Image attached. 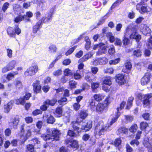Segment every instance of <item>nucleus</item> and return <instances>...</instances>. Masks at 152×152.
I'll list each match as a JSON object with an SVG mask.
<instances>
[{"mask_svg":"<svg viewBox=\"0 0 152 152\" xmlns=\"http://www.w3.org/2000/svg\"><path fill=\"white\" fill-rule=\"evenodd\" d=\"M82 122V120H79V118H77L75 121H73L71 122L72 127L73 130L76 131L78 133L81 132V129H80V128L77 125V123L79 124Z\"/></svg>","mask_w":152,"mask_h":152,"instance_id":"2eb2a0df","label":"nucleus"},{"mask_svg":"<svg viewBox=\"0 0 152 152\" xmlns=\"http://www.w3.org/2000/svg\"><path fill=\"white\" fill-rule=\"evenodd\" d=\"M104 98V96L100 94H96V100L100 101Z\"/></svg>","mask_w":152,"mask_h":152,"instance_id":"338daca9","label":"nucleus"},{"mask_svg":"<svg viewBox=\"0 0 152 152\" xmlns=\"http://www.w3.org/2000/svg\"><path fill=\"white\" fill-rule=\"evenodd\" d=\"M93 98L94 99H91L88 106L92 111L94 110L95 108V94L94 95Z\"/></svg>","mask_w":152,"mask_h":152,"instance_id":"7c9ffc66","label":"nucleus"},{"mask_svg":"<svg viewBox=\"0 0 152 152\" xmlns=\"http://www.w3.org/2000/svg\"><path fill=\"white\" fill-rule=\"evenodd\" d=\"M33 90L34 94H38L41 93L42 92V86L40 84V81L36 80L34 82L32 85Z\"/></svg>","mask_w":152,"mask_h":152,"instance_id":"6e6552de","label":"nucleus"},{"mask_svg":"<svg viewBox=\"0 0 152 152\" xmlns=\"http://www.w3.org/2000/svg\"><path fill=\"white\" fill-rule=\"evenodd\" d=\"M138 96L140 99L143 101L144 107H146L149 105L150 104L149 99L152 97L151 94H147L144 95L141 94H139Z\"/></svg>","mask_w":152,"mask_h":152,"instance_id":"423d86ee","label":"nucleus"},{"mask_svg":"<svg viewBox=\"0 0 152 152\" xmlns=\"http://www.w3.org/2000/svg\"><path fill=\"white\" fill-rule=\"evenodd\" d=\"M73 75L71 71L69 68L66 69L64 71V75L65 76H72Z\"/></svg>","mask_w":152,"mask_h":152,"instance_id":"79ce46f5","label":"nucleus"},{"mask_svg":"<svg viewBox=\"0 0 152 152\" xmlns=\"http://www.w3.org/2000/svg\"><path fill=\"white\" fill-rule=\"evenodd\" d=\"M105 107L104 104L99 103L97 105L96 109L98 112H101L103 111Z\"/></svg>","mask_w":152,"mask_h":152,"instance_id":"473e14b6","label":"nucleus"},{"mask_svg":"<svg viewBox=\"0 0 152 152\" xmlns=\"http://www.w3.org/2000/svg\"><path fill=\"white\" fill-rule=\"evenodd\" d=\"M6 31L10 37L15 38L16 34L19 35L21 33V30L19 28V25L16 24L14 28L12 27H8Z\"/></svg>","mask_w":152,"mask_h":152,"instance_id":"20e7f679","label":"nucleus"},{"mask_svg":"<svg viewBox=\"0 0 152 152\" xmlns=\"http://www.w3.org/2000/svg\"><path fill=\"white\" fill-rule=\"evenodd\" d=\"M85 41L86 42L85 45V48L86 50H88L90 49L91 46L90 40L88 37H86L85 38Z\"/></svg>","mask_w":152,"mask_h":152,"instance_id":"bb28decb","label":"nucleus"},{"mask_svg":"<svg viewBox=\"0 0 152 152\" xmlns=\"http://www.w3.org/2000/svg\"><path fill=\"white\" fill-rule=\"evenodd\" d=\"M112 78L110 77H105L103 80L104 84L109 86H110L112 84Z\"/></svg>","mask_w":152,"mask_h":152,"instance_id":"f704fd0d","label":"nucleus"},{"mask_svg":"<svg viewBox=\"0 0 152 152\" xmlns=\"http://www.w3.org/2000/svg\"><path fill=\"white\" fill-rule=\"evenodd\" d=\"M31 144H30L33 145L34 147L36 144H38L40 142V141L38 140V139L37 138H34L32 139L31 140Z\"/></svg>","mask_w":152,"mask_h":152,"instance_id":"3c124183","label":"nucleus"},{"mask_svg":"<svg viewBox=\"0 0 152 152\" xmlns=\"http://www.w3.org/2000/svg\"><path fill=\"white\" fill-rule=\"evenodd\" d=\"M115 77L116 82L119 85H122L126 83V79L125 78L124 75L119 74L117 75Z\"/></svg>","mask_w":152,"mask_h":152,"instance_id":"9b49d317","label":"nucleus"},{"mask_svg":"<svg viewBox=\"0 0 152 152\" xmlns=\"http://www.w3.org/2000/svg\"><path fill=\"white\" fill-rule=\"evenodd\" d=\"M148 126V124L145 122H142L140 124V128L141 130L145 129Z\"/></svg>","mask_w":152,"mask_h":152,"instance_id":"680f3d73","label":"nucleus"},{"mask_svg":"<svg viewBox=\"0 0 152 152\" xmlns=\"http://www.w3.org/2000/svg\"><path fill=\"white\" fill-rule=\"evenodd\" d=\"M73 106L74 109L76 111L79 110L80 107V105L79 104V103H78V102L74 103L73 104Z\"/></svg>","mask_w":152,"mask_h":152,"instance_id":"4d7b16f0","label":"nucleus"},{"mask_svg":"<svg viewBox=\"0 0 152 152\" xmlns=\"http://www.w3.org/2000/svg\"><path fill=\"white\" fill-rule=\"evenodd\" d=\"M68 81V78L64 75L60 79V83L64 84Z\"/></svg>","mask_w":152,"mask_h":152,"instance_id":"6e6d98bb","label":"nucleus"},{"mask_svg":"<svg viewBox=\"0 0 152 152\" xmlns=\"http://www.w3.org/2000/svg\"><path fill=\"white\" fill-rule=\"evenodd\" d=\"M67 135L70 137H76L77 136L76 134L73 131L69 130L67 132Z\"/></svg>","mask_w":152,"mask_h":152,"instance_id":"bf43d9fd","label":"nucleus"},{"mask_svg":"<svg viewBox=\"0 0 152 152\" xmlns=\"http://www.w3.org/2000/svg\"><path fill=\"white\" fill-rule=\"evenodd\" d=\"M19 119L18 117H14L12 121L9 123V125L11 129H16L18 128Z\"/></svg>","mask_w":152,"mask_h":152,"instance_id":"4468645a","label":"nucleus"},{"mask_svg":"<svg viewBox=\"0 0 152 152\" xmlns=\"http://www.w3.org/2000/svg\"><path fill=\"white\" fill-rule=\"evenodd\" d=\"M114 44L115 45H118L121 46L122 45V41L121 40L118 38H115Z\"/></svg>","mask_w":152,"mask_h":152,"instance_id":"5fc2aeb1","label":"nucleus"},{"mask_svg":"<svg viewBox=\"0 0 152 152\" xmlns=\"http://www.w3.org/2000/svg\"><path fill=\"white\" fill-rule=\"evenodd\" d=\"M137 128V125L135 124L132 125L129 129V130L132 132H134L136 131Z\"/></svg>","mask_w":152,"mask_h":152,"instance_id":"69168bd1","label":"nucleus"},{"mask_svg":"<svg viewBox=\"0 0 152 152\" xmlns=\"http://www.w3.org/2000/svg\"><path fill=\"white\" fill-rule=\"evenodd\" d=\"M120 116V114L119 113H118V115L116 118L114 117L112 119L111 121L110 122V124H107L105 125H103V123L102 121H99L97 122L98 123L97 124L96 126H101L102 127L101 129L99 132V134L100 136L102 134H104V132L106 131H109L110 130V126L112 125L113 123H115L117 120L118 118Z\"/></svg>","mask_w":152,"mask_h":152,"instance_id":"f03ea898","label":"nucleus"},{"mask_svg":"<svg viewBox=\"0 0 152 152\" xmlns=\"http://www.w3.org/2000/svg\"><path fill=\"white\" fill-rule=\"evenodd\" d=\"M121 60L120 58H118L114 60H111L109 61V64L110 65H115L119 63Z\"/></svg>","mask_w":152,"mask_h":152,"instance_id":"603ef678","label":"nucleus"},{"mask_svg":"<svg viewBox=\"0 0 152 152\" xmlns=\"http://www.w3.org/2000/svg\"><path fill=\"white\" fill-rule=\"evenodd\" d=\"M77 47V45H75L69 48L65 53V54L66 56H68L71 54Z\"/></svg>","mask_w":152,"mask_h":152,"instance_id":"ea45409f","label":"nucleus"},{"mask_svg":"<svg viewBox=\"0 0 152 152\" xmlns=\"http://www.w3.org/2000/svg\"><path fill=\"white\" fill-rule=\"evenodd\" d=\"M77 83L76 81L72 80L69 82V88L70 90H72L76 88Z\"/></svg>","mask_w":152,"mask_h":152,"instance_id":"c756f323","label":"nucleus"},{"mask_svg":"<svg viewBox=\"0 0 152 152\" xmlns=\"http://www.w3.org/2000/svg\"><path fill=\"white\" fill-rule=\"evenodd\" d=\"M55 96H56V95H55ZM45 101L48 106H50L52 107L54 106L58 102L56 96L53 97L51 99H47Z\"/></svg>","mask_w":152,"mask_h":152,"instance_id":"aec40b11","label":"nucleus"},{"mask_svg":"<svg viewBox=\"0 0 152 152\" xmlns=\"http://www.w3.org/2000/svg\"><path fill=\"white\" fill-rule=\"evenodd\" d=\"M16 64V61L15 60H12L10 61L8 64L2 69V72L5 73L7 71L13 69Z\"/></svg>","mask_w":152,"mask_h":152,"instance_id":"1a4fd4ad","label":"nucleus"},{"mask_svg":"<svg viewBox=\"0 0 152 152\" xmlns=\"http://www.w3.org/2000/svg\"><path fill=\"white\" fill-rule=\"evenodd\" d=\"M59 131L56 129H54L52 131L51 136V137H53L52 138V139L54 140L57 141L59 140Z\"/></svg>","mask_w":152,"mask_h":152,"instance_id":"412c9836","label":"nucleus"},{"mask_svg":"<svg viewBox=\"0 0 152 152\" xmlns=\"http://www.w3.org/2000/svg\"><path fill=\"white\" fill-rule=\"evenodd\" d=\"M48 51L50 53H55L57 50V48L56 45L51 43L48 47Z\"/></svg>","mask_w":152,"mask_h":152,"instance_id":"cd10ccee","label":"nucleus"},{"mask_svg":"<svg viewBox=\"0 0 152 152\" xmlns=\"http://www.w3.org/2000/svg\"><path fill=\"white\" fill-rule=\"evenodd\" d=\"M39 71V68L37 64L32 65L27 69L24 72L25 77H32L35 75Z\"/></svg>","mask_w":152,"mask_h":152,"instance_id":"39448f33","label":"nucleus"},{"mask_svg":"<svg viewBox=\"0 0 152 152\" xmlns=\"http://www.w3.org/2000/svg\"><path fill=\"white\" fill-rule=\"evenodd\" d=\"M25 120L27 124H31L33 121V118L31 116L26 117L25 118Z\"/></svg>","mask_w":152,"mask_h":152,"instance_id":"8fccbe9b","label":"nucleus"},{"mask_svg":"<svg viewBox=\"0 0 152 152\" xmlns=\"http://www.w3.org/2000/svg\"><path fill=\"white\" fill-rule=\"evenodd\" d=\"M62 71L61 69H59L55 71L53 73V75L56 76H58L61 75L62 74Z\"/></svg>","mask_w":152,"mask_h":152,"instance_id":"0e129e2a","label":"nucleus"},{"mask_svg":"<svg viewBox=\"0 0 152 152\" xmlns=\"http://www.w3.org/2000/svg\"><path fill=\"white\" fill-rule=\"evenodd\" d=\"M147 46L148 48L152 49V36H151L148 40Z\"/></svg>","mask_w":152,"mask_h":152,"instance_id":"774afa93","label":"nucleus"},{"mask_svg":"<svg viewBox=\"0 0 152 152\" xmlns=\"http://www.w3.org/2000/svg\"><path fill=\"white\" fill-rule=\"evenodd\" d=\"M56 119L52 115L50 116L47 118V122L48 124H53L55 122Z\"/></svg>","mask_w":152,"mask_h":152,"instance_id":"a19ab883","label":"nucleus"},{"mask_svg":"<svg viewBox=\"0 0 152 152\" xmlns=\"http://www.w3.org/2000/svg\"><path fill=\"white\" fill-rule=\"evenodd\" d=\"M141 31L145 35L149 36L151 33V30L149 27L145 25H143L141 26Z\"/></svg>","mask_w":152,"mask_h":152,"instance_id":"dca6fc26","label":"nucleus"},{"mask_svg":"<svg viewBox=\"0 0 152 152\" xmlns=\"http://www.w3.org/2000/svg\"><path fill=\"white\" fill-rule=\"evenodd\" d=\"M93 54L91 52H89L83 56L79 60V62L80 63L83 62L88 59L90 58L93 55Z\"/></svg>","mask_w":152,"mask_h":152,"instance_id":"5701e85b","label":"nucleus"},{"mask_svg":"<svg viewBox=\"0 0 152 152\" xmlns=\"http://www.w3.org/2000/svg\"><path fill=\"white\" fill-rule=\"evenodd\" d=\"M34 147L31 144H28L26 146L25 152H34Z\"/></svg>","mask_w":152,"mask_h":152,"instance_id":"c9c22d12","label":"nucleus"},{"mask_svg":"<svg viewBox=\"0 0 152 152\" xmlns=\"http://www.w3.org/2000/svg\"><path fill=\"white\" fill-rule=\"evenodd\" d=\"M78 115L79 117L77 118H79V120H82V122L83 120L86 118L88 114L85 111L82 110L79 113Z\"/></svg>","mask_w":152,"mask_h":152,"instance_id":"a878e982","label":"nucleus"},{"mask_svg":"<svg viewBox=\"0 0 152 152\" xmlns=\"http://www.w3.org/2000/svg\"><path fill=\"white\" fill-rule=\"evenodd\" d=\"M42 27V24L39 20L33 27V33L34 34L37 33V31L39 30V29Z\"/></svg>","mask_w":152,"mask_h":152,"instance_id":"b1692460","label":"nucleus"},{"mask_svg":"<svg viewBox=\"0 0 152 152\" xmlns=\"http://www.w3.org/2000/svg\"><path fill=\"white\" fill-rule=\"evenodd\" d=\"M69 145L72 148L76 149H77L79 147L77 141L75 140H72L71 143L69 144Z\"/></svg>","mask_w":152,"mask_h":152,"instance_id":"e433bc0d","label":"nucleus"},{"mask_svg":"<svg viewBox=\"0 0 152 152\" xmlns=\"http://www.w3.org/2000/svg\"><path fill=\"white\" fill-rule=\"evenodd\" d=\"M9 4L8 2H6L2 6V10L4 12H5L6 10L8 8Z\"/></svg>","mask_w":152,"mask_h":152,"instance_id":"13d9d810","label":"nucleus"},{"mask_svg":"<svg viewBox=\"0 0 152 152\" xmlns=\"http://www.w3.org/2000/svg\"><path fill=\"white\" fill-rule=\"evenodd\" d=\"M63 108L62 106H58L53 112L55 116L57 118L61 117L62 116Z\"/></svg>","mask_w":152,"mask_h":152,"instance_id":"f3484780","label":"nucleus"},{"mask_svg":"<svg viewBox=\"0 0 152 152\" xmlns=\"http://www.w3.org/2000/svg\"><path fill=\"white\" fill-rule=\"evenodd\" d=\"M142 55V52L140 50H137L133 52V55L134 56L139 57Z\"/></svg>","mask_w":152,"mask_h":152,"instance_id":"052dcab7","label":"nucleus"},{"mask_svg":"<svg viewBox=\"0 0 152 152\" xmlns=\"http://www.w3.org/2000/svg\"><path fill=\"white\" fill-rule=\"evenodd\" d=\"M31 94L29 92H26L25 94L22 97L25 101L28 100L31 96Z\"/></svg>","mask_w":152,"mask_h":152,"instance_id":"de8ad7c7","label":"nucleus"},{"mask_svg":"<svg viewBox=\"0 0 152 152\" xmlns=\"http://www.w3.org/2000/svg\"><path fill=\"white\" fill-rule=\"evenodd\" d=\"M13 104L11 102H9L7 104L4 105V112L5 113H7L10 111L12 108Z\"/></svg>","mask_w":152,"mask_h":152,"instance_id":"4be33fe9","label":"nucleus"},{"mask_svg":"<svg viewBox=\"0 0 152 152\" xmlns=\"http://www.w3.org/2000/svg\"><path fill=\"white\" fill-rule=\"evenodd\" d=\"M48 107L46 102L45 101L43 103V104L40 106V110L42 111H46L47 110Z\"/></svg>","mask_w":152,"mask_h":152,"instance_id":"49530a36","label":"nucleus"},{"mask_svg":"<svg viewBox=\"0 0 152 152\" xmlns=\"http://www.w3.org/2000/svg\"><path fill=\"white\" fill-rule=\"evenodd\" d=\"M33 16V13L30 11H28L26 12L25 14L22 15L20 14L18 15L14 18L13 21L15 23L19 24L22 21L25 23L31 21L30 18Z\"/></svg>","mask_w":152,"mask_h":152,"instance_id":"7ed1b4c3","label":"nucleus"},{"mask_svg":"<svg viewBox=\"0 0 152 152\" xmlns=\"http://www.w3.org/2000/svg\"><path fill=\"white\" fill-rule=\"evenodd\" d=\"M136 9L142 14L149 12L151 11V9L147 6H141L140 4L136 6Z\"/></svg>","mask_w":152,"mask_h":152,"instance_id":"ddd939ff","label":"nucleus"},{"mask_svg":"<svg viewBox=\"0 0 152 152\" xmlns=\"http://www.w3.org/2000/svg\"><path fill=\"white\" fill-rule=\"evenodd\" d=\"M14 85L17 89L20 90L23 88L22 82L20 80H15Z\"/></svg>","mask_w":152,"mask_h":152,"instance_id":"4c0bfd02","label":"nucleus"},{"mask_svg":"<svg viewBox=\"0 0 152 152\" xmlns=\"http://www.w3.org/2000/svg\"><path fill=\"white\" fill-rule=\"evenodd\" d=\"M54 10H51L49 12L47 13V15L46 17H43L39 20L40 23H48L52 20L54 14Z\"/></svg>","mask_w":152,"mask_h":152,"instance_id":"0eeeda50","label":"nucleus"},{"mask_svg":"<svg viewBox=\"0 0 152 152\" xmlns=\"http://www.w3.org/2000/svg\"><path fill=\"white\" fill-rule=\"evenodd\" d=\"M31 135V131L30 129L26 130V132L25 137L24 138V142L26 141Z\"/></svg>","mask_w":152,"mask_h":152,"instance_id":"a18cd8bd","label":"nucleus"},{"mask_svg":"<svg viewBox=\"0 0 152 152\" xmlns=\"http://www.w3.org/2000/svg\"><path fill=\"white\" fill-rule=\"evenodd\" d=\"M128 35H125V32H124V36L123 39V43L125 46L128 45L130 44V40L127 37Z\"/></svg>","mask_w":152,"mask_h":152,"instance_id":"72a5a7b5","label":"nucleus"},{"mask_svg":"<svg viewBox=\"0 0 152 152\" xmlns=\"http://www.w3.org/2000/svg\"><path fill=\"white\" fill-rule=\"evenodd\" d=\"M107 38L109 39L110 42L113 43L115 41V38L113 34L110 32H108L107 34Z\"/></svg>","mask_w":152,"mask_h":152,"instance_id":"37998d69","label":"nucleus"},{"mask_svg":"<svg viewBox=\"0 0 152 152\" xmlns=\"http://www.w3.org/2000/svg\"><path fill=\"white\" fill-rule=\"evenodd\" d=\"M111 98L109 96L107 97L105 99L104 103V105L106 107L111 102Z\"/></svg>","mask_w":152,"mask_h":152,"instance_id":"e2e57ef3","label":"nucleus"},{"mask_svg":"<svg viewBox=\"0 0 152 152\" xmlns=\"http://www.w3.org/2000/svg\"><path fill=\"white\" fill-rule=\"evenodd\" d=\"M150 75L149 73H146L142 78L141 80V84L142 85H147L150 81Z\"/></svg>","mask_w":152,"mask_h":152,"instance_id":"a211bd4d","label":"nucleus"},{"mask_svg":"<svg viewBox=\"0 0 152 152\" xmlns=\"http://www.w3.org/2000/svg\"><path fill=\"white\" fill-rule=\"evenodd\" d=\"M132 67V65L130 62H128L125 63L123 68L122 69V71L126 73H129L131 70Z\"/></svg>","mask_w":152,"mask_h":152,"instance_id":"6ab92c4d","label":"nucleus"},{"mask_svg":"<svg viewBox=\"0 0 152 152\" xmlns=\"http://www.w3.org/2000/svg\"><path fill=\"white\" fill-rule=\"evenodd\" d=\"M124 32L125 35H128L131 39H135L137 42H139L141 39V35L137 32L135 28L132 26H128L126 28Z\"/></svg>","mask_w":152,"mask_h":152,"instance_id":"f257e3e1","label":"nucleus"},{"mask_svg":"<svg viewBox=\"0 0 152 152\" xmlns=\"http://www.w3.org/2000/svg\"><path fill=\"white\" fill-rule=\"evenodd\" d=\"M26 103L22 97H20L19 99H17L15 100V104L17 105H23Z\"/></svg>","mask_w":152,"mask_h":152,"instance_id":"58836bf2","label":"nucleus"},{"mask_svg":"<svg viewBox=\"0 0 152 152\" xmlns=\"http://www.w3.org/2000/svg\"><path fill=\"white\" fill-rule=\"evenodd\" d=\"M85 89V87L84 86L81 89H77L75 90L73 94L75 95L78 94H80Z\"/></svg>","mask_w":152,"mask_h":152,"instance_id":"864d4df0","label":"nucleus"},{"mask_svg":"<svg viewBox=\"0 0 152 152\" xmlns=\"http://www.w3.org/2000/svg\"><path fill=\"white\" fill-rule=\"evenodd\" d=\"M81 129V130L86 132L89 131L92 126V122L90 121H85L83 122Z\"/></svg>","mask_w":152,"mask_h":152,"instance_id":"f8f14e48","label":"nucleus"},{"mask_svg":"<svg viewBox=\"0 0 152 152\" xmlns=\"http://www.w3.org/2000/svg\"><path fill=\"white\" fill-rule=\"evenodd\" d=\"M96 61L97 64H105L108 61L107 59L106 58H99L96 60Z\"/></svg>","mask_w":152,"mask_h":152,"instance_id":"2f4dec72","label":"nucleus"},{"mask_svg":"<svg viewBox=\"0 0 152 152\" xmlns=\"http://www.w3.org/2000/svg\"><path fill=\"white\" fill-rule=\"evenodd\" d=\"M107 48L106 45L102 43L99 44H96V49H98V51L97 52V54L100 55L105 53L107 51Z\"/></svg>","mask_w":152,"mask_h":152,"instance_id":"9d476101","label":"nucleus"},{"mask_svg":"<svg viewBox=\"0 0 152 152\" xmlns=\"http://www.w3.org/2000/svg\"><path fill=\"white\" fill-rule=\"evenodd\" d=\"M143 144L145 147L148 148L149 152H152V144L151 143L149 142L148 139L146 138Z\"/></svg>","mask_w":152,"mask_h":152,"instance_id":"393cba45","label":"nucleus"},{"mask_svg":"<svg viewBox=\"0 0 152 152\" xmlns=\"http://www.w3.org/2000/svg\"><path fill=\"white\" fill-rule=\"evenodd\" d=\"M126 104V102H122L121 103V104L120 105V107H118L117 108V112L115 114V118H116L118 115V113H119L120 115V113L119 112V111L123 109L124 107V106Z\"/></svg>","mask_w":152,"mask_h":152,"instance_id":"c03bdc74","label":"nucleus"},{"mask_svg":"<svg viewBox=\"0 0 152 152\" xmlns=\"http://www.w3.org/2000/svg\"><path fill=\"white\" fill-rule=\"evenodd\" d=\"M42 113V111L40 109H36L32 111V115L34 116H35L39 114H41Z\"/></svg>","mask_w":152,"mask_h":152,"instance_id":"09e8293b","label":"nucleus"},{"mask_svg":"<svg viewBox=\"0 0 152 152\" xmlns=\"http://www.w3.org/2000/svg\"><path fill=\"white\" fill-rule=\"evenodd\" d=\"M18 71H13V73L10 72L7 74L6 76L7 79L9 81L11 80L12 78H13L15 76L18 75Z\"/></svg>","mask_w":152,"mask_h":152,"instance_id":"c85d7f7f","label":"nucleus"}]
</instances>
